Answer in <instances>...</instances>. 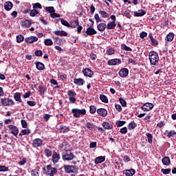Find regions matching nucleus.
<instances>
[{
  "label": "nucleus",
  "mask_w": 176,
  "mask_h": 176,
  "mask_svg": "<svg viewBox=\"0 0 176 176\" xmlns=\"http://www.w3.org/2000/svg\"><path fill=\"white\" fill-rule=\"evenodd\" d=\"M46 175L54 176L57 174V168L53 167L51 164L47 165L46 168L43 169Z\"/></svg>",
  "instance_id": "obj_1"
},
{
  "label": "nucleus",
  "mask_w": 176,
  "mask_h": 176,
  "mask_svg": "<svg viewBox=\"0 0 176 176\" xmlns=\"http://www.w3.org/2000/svg\"><path fill=\"white\" fill-rule=\"evenodd\" d=\"M149 60L152 65H156L159 63V55L155 51L149 53Z\"/></svg>",
  "instance_id": "obj_2"
},
{
  "label": "nucleus",
  "mask_w": 176,
  "mask_h": 176,
  "mask_svg": "<svg viewBox=\"0 0 176 176\" xmlns=\"http://www.w3.org/2000/svg\"><path fill=\"white\" fill-rule=\"evenodd\" d=\"M62 157L63 160L69 162V160H74V157H75V155H74V153H72V152H71V149H69V150L63 151Z\"/></svg>",
  "instance_id": "obj_3"
},
{
  "label": "nucleus",
  "mask_w": 176,
  "mask_h": 176,
  "mask_svg": "<svg viewBox=\"0 0 176 176\" xmlns=\"http://www.w3.org/2000/svg\"><path fill=\"white\" fill-rule=\"evenodd\" d=\"M72 113L73 114L74 118H80L81 116H83V115H86V109L74 108L72 109Z\"/></svg>",
  "instance_id": "obj_4"
},
{
  "label": "nucleus",
  "mask_w": 176,
  "mask_h": 176,
  "mask_svg": "<svg viewBox=\"0 0 176 176\" xmlns=\"http://www.w3.org/2000/svg\"><path fill=\"white\" fill-rule=\"evenodd\" d=\"M63 168L67 174L75 173L78 171V166L72 165H64Z\"/></svg>",
  "instance_id": "obj_5"
},
{
  "label": "nucleus",
  "mask_w": 176,
  "mask_h": 176,
  "mask_svg": "<svg viewBox=\"0 0 176 176\" xmlns=\"http://www.w3.org/2000/svg\"><path fill=\"white\" fill-rule=\"evenodd\" d=\"M1 103L4 107H13V105H14V104H15L14 101H13V100L10 99V98H1Z\"/></svg>",
  "instance_id": "obj_6"
},
{
  "label": "nucleus",
  "mask_w": 176,
  "mask_h": 176,
  "mask_svg": "<svg viewBox=\"0 0 176 176\" xmlns=\"http://www.w3.org/2000/svg\"><path fill=\"white\" fill-rule=\"evenodd\" d=\"M141 109L144 112H149V111H152L153 109V104L146 102L144 104V106L141 107Z\"/></svg>",
  "instance_id": "obj_7"
},
{
  "label": "nucleus",
  "mask_w": 176,
  "mask_h": 176,
  "mask_svg": "<svg viewBox=\"0 0 176 176\" xmlns=\"http://www.w3.org/2000/svg\"><path fill=\"white\" fill-rule=\"evenodd\" d=\"M43 144V140L40 138H36L32 142V145L34 148H39V146H42Z\"/></svg>",
  "instance_id": "obj_8"
},
{
  "label": "nucleus",
  "mask_w": 176,
  "mask_h": 176,
  "mask_svg": "<svg viewBox=\"0 0 176 176\" xmlns=\"http://www.w3.org/2000/svg\"><path fill=\"white\" fill-rule=\"evenodd\" d=\"M119 76L121 78H126L129 75V69L127 68H122L118 72Z\"/></svg>",
  "instance_id": "obj_9"
},
{
  "label": "nucleus",
  "mask_w": 176,
  "mask_h": 176,
  "mask_svg": "<svg viewBox=\"0 0 176 176\" xmlns=\"http://www.w3.org/2000/svg\"><path fill=\"white\" fill-rule=\"evenodd\" d=\"M107 64L108 65H119V64H122V60L119 58H114L109 60Z\"/></svg>",
  "instance_id": "obj_10"
},
{
  "label": "nucleus",
  "mask_w": 176,
  "mask_h": 176,
  "mask_svg": "<svg viewBox=\"0 0 176 176\" xmlns=\"http://www.w3.org/2000/svg\"><path fill=\"white\" fill-rule=\"evenodd\" d=\"M58 148L59 149H63V151H69V149H71L69 144L67 142H63L62 143L59 144Z\"/></svg>",
  "instance_id": "obj_11"
},
{
  "label": "nucleus",
  "mask_w": 176,
  "mask_h": 176,
  "mask_svg": "<svg viewBox=\"0 0 176 176\" xmlns=\"http://www.w3.org/2000/svg\"><path fill=\"white\" fill-rule=\"evenodd\" d=\"M8 128L10 129L11 133H12L13 135H15V137L18 135L19 129L17 128V126L14 125H8Z\"/></svg>",
  "instance_id": "obj_12"
},
{
  "label": "nucleus",
  "mask_w": 176,
  "mask_h": 176,
  "mask_svg": "<svg viewBox=\"0 0 176 176\" xmlns=\"http://www.w3.org/2000/svg\"><path fill=\"white\" fill-rule=\"evenodd\" d=\"M82 73L84 74L85 76H88L89 78H91L93 75H94V72H93V71L89 68L82 69Z\"/></svg>",
  "instance_id": "obj_13"
},
{
  "label": "nucleus",
  "mask_w": 176,
  "mask_h": 176,
  "mask_svg": "<svg viewBox=\"0 0 176 176\" xmlns=\"http://www.w3.org/2000/svg\"><path fill=\"white\" fill-rule=\"evenodd\" d=\"M37 41H38V37L34 36L25 38V41L27 43H34V42H37Z\"/></svg>",
  "instance_id": "obj_14"
},
{
  "label": "nucleus",
  "mask_w": 176,
  "mask_h": 176,
  "mask_svg": "<svg viewBox=\"0 0 176 176\" xmlns=\"http://www.w3.org/2000/svg\"><path fill=\"white\" fill-rule=\"evenodd\" d=\"M58 160H60V154H58L56 151H54L52 154L53 163L56 164V163H58Z\"/></svg>",
  "instance_id": "obj_15"
},
{
  "label": "nucleus",
  "mask_w": 176,
  "mask_h": 176,
  "mask_svg": "<svg viewBox=\"0 0 176 176\" xmlns=\"http://www.w3.org/2000/svg\"><path fill=\"white\" fill-rule=\"evenodd\" d=\"M97 113H98L100 116H102V118H105V116L108 115V111L105 109H98L97 110Z\"/></svg>",
  "instance_id": "obj_16"
},
{
  "label": "nucleus",
  "mask_w": 176,
  "mask_h": 176,
  "mask_svg": "<svg viewBox=\"0 0 176 176\" xmlns=\"http://www.w3.org/2000/svg\"><path fill=\"white\" fill-rule=\"evenodd\" d=\"M74 83H75L76 86H83V85H85V80H83V78H74Z\"/></svg>",
  "instance_id": "obj_17"
},
{
  "label": "nucleus",
  "mask_w": 176,
  "mask_h": 176,
  "mask_svg": "<svg viewBox=\"0 0 176 176\" xmlns=\"http://www.w3.org/2000/svg\"><path fill=\"white\" fill-rule=\"evenodd\" d=\"M85 34H87V35H96V34H97V31H96L94 28L89 27L87 28Z\"/></svg>",
  "instance_id": "obj_18"
},
{
  "label": "nucleus",
  "mask_w": 176,
  "mask_h": 176,
  "mask_svg": "<svg viewBox=\"0 0 176 176\" xmlns=\"http://www.w3.org/2000/svg\"><path fill=\"white\" fill-rule=\"evenodd\" d=\"M12 8H13V3L12 2L7 1L4 3V9L7 10V12L12 10Z\"/></svg>",
  "instance_id": "obj_19"
},
{
  "label": "nucleus",
  "mask_w": 176,
  "mask_h": 176,
  "mask_svg": "<svg viewBox=\"0 0 176 176\" xmlns=\"http://www.w3.org/2000/svg\"><path fill=\"white\" fill-rule=\"evenodd\" d=\"M146 14V12L144 10H140L138 12H134L135 17H142V16H145Z\"/></svg>",
  "instance_id": "obj_20"
},
{
  "label": "nucleus",
  "mask_w": 176,
  "mask_h": 176,
  "mask_svg": "<svg viewBox=\"0 0 176 176\" xmlns=\"http://www.w3.org/2000/svg\"><path fill=\"white\" fill-rule=\"evenodd\" d=\"M97 28L98 31L102 32L105 31V28H107V24L105 23H100L97 25Z\"/></svg>",
  "instance_id": "obj_21"
},
{
  "label": "nucleus",
  "mask_w": 176,
  "mask_h": 176,
  "mask_svg": "<svg viewBox=\"0 0 176 176\" xmlns=\"http://www.w3.org/2000/svg\"><path fill=\"white\" fill-rule=\"evenodd\" d=\"M105 162V157L104 156H99L95 159V164H100Z\"/></svg>",
  "instance_id": "obj_22"
},
{
  "label": "nucleus",
  "mask_w": 176,
  "mask_h": 176,
  "mask_svg": "<svg viewBox=\"0 0 176 176\" xmlns=\"http://www.w3.org/2000/svg\"><path fill=\"white\" fill-rule=\"evenodd\" d=\"M124 174L126 176H133L135 174V170L134 169H126L124 170Z\"/></svg>",
  "instance_id": "obj_23"
},
{
  "label": "nucleus",
  "mask_w": 176,
  "mask_h": 176,
  "mask_svg": "<svg viewBox=\"0 0 176 176\" xmlns=\"http://www.w3.org/2000/svg\"><path fill=\"white\" fill-rule=\"evenodd\" d=\"M14 99L15 101H18V102H23L21 100V94L16 92L14 94Z\"/></svg>",
  "instance_id": "obj_24"
},
{
  "label": "nucleus",
  "mask_w": 176,
  "mask_h": 176,
  "mask_svg": "<svg viewBox=\"0 0 176 176\" xmlns=\"http://www.w3.org/2000/svg\"><path fill=\"white\" fill-rule=\"evenodd\" d=\"M79 25V21L78 20H72L69 23V27L72 28H76Z\"/></svg>",
  "instance_id": "obj_25"
},
{
  "label": "nucleus",
  "mask_w": 176,
  "mask_h": 176,
  "mask_svg": "<svg viewBox=\"0 0 176 176\" xmlns=\"http://www.w3.org/2000/svg\"><path fill=\"white\" fill-rule=\"evenodd\" d=\"M55 35H58L59 36H67L68 34L63 30H56L54 32Z\"/></svg>",
  "instance_id": "obj_26"
},
{
  "label": "nucleus",
  "mask_w": 176,
  "mask_h": 176,
  "mask_svg": "<svg viewBox=\"0 0 176 176\" xmlns=\"http://www.w3.org/2000/svg\"><path fill=\"white\" fill-rule=\"evenodd\" d=\"M106 27L107 30H115V27H116V23H115V21H113L112 22H110L106 25Z\"/></svg>",
  "instance_id": "obj_27"
},
{
  "label": "nucleus",
  "mask_w": 176,
  "mask_h": 176,
  "mask_svg": "<svg viewBox=\"0 0 176 176\" xmlns=\"http://www.w3.org/2000/svg\"><path fill=\"white\" fill-rule=\"evenodd\" d=\"M36 67L38 71H42L45 69V65L41 62L36 63Z\"/></svg>",
  "instance_id": "obj_28"
},
{
  "label": "nucleus",
  "mask_w": 176,
  "mask_h": 176,
  "mask_svg": "<svg viewBox=\"0 0 176 176\" xmlns=\"http://www.w3.org/2000/svg\"><path fill=\"white\" fill-rule=\"evenodd\" d=\"M102 127L105 129V130H111L112 129V124H109V122H104L102 123Z\"/></svg>",
  "instance_id": "obj_29"
},
{
  "label": "nucleus",
  "mask_w": 176,
  "mask_h": 176,
  "mask_svg": "<svg viewBox=\"0 0 176 176\" xmlns=\"http://www.w3.org/2000/svg\"><path fill=\"white\" fill-rule=\"evenodd\" d=\"M99 13H100L101 17H102V19H107V18L109 17V14H108L107 12H105L104 10H99Z\"/></svg>",
  "instance_id": "obj_30"
},
{
  "label": "nucleus",
  "mask_w": 176,
  "mask_h": 176,
  "mask_svg": "<svg viewBox=\"0 0 176 176\" xmlns=\"http://www.w3.org/2000/svg\"><path fill=\"white\" fill-rule=\"evenodd\" d=\"M162 163L164 166H168L170 164V157H165L162 159Z\"/></svg>",
  "instance_id": "obj_31"
},
{
  "label": "nucleus",
  "mask_w": 176,
  "mask_h": 176,
  "mask_svg": "<svg viewBox=\"0 0 176 176\" xmlns=\"http://www.w3.org/2000/svg\"><path fill=\"white\" fill-rule=\"evenodd\" d=\"M173 39H174V33H169L166 36V41H167V42H171V41H173Z\"/></svg>",
  "instance_id": "obj_32"
},
{
  "label": "nucleus",
  "mask_w": 176,
  "mask_h": 176,
  "mask_svg": "<svg viewBox=\"0 0 176 176\" xmlns=\"http://www.w3.org/2000/svg\"><path fill=\"white\" fill-rule=\"evenodd\" d=\"M31 25V21L29 20H25L22 21V27H25V28H28Z\"/></svg>",
  "instance_id": "obj_33"
},
{
  "label": "nucleus",
  "mask_w": 176,
  "mask_h": 176,
  "mask_svg": "<svg viewBox=\"0 0 176 176\" xmlns=\"http://www.w3.org/2000/svg\"><path fill=\"white\" fill-rule=\"evenodd\" d=\"M30 133H31V131H30V129H23L21 133H19V135H28V134H30Z\"/></svg>",
  "instance_id": "obj_34"
},
{
  "label": "nucleus",
  "mask_w": 176,
  "mask_h": 176,
  "mask_svg": "<svg viewBox=\"0 0 176 176\" xmlns=\"http://www.w3.org/2000/svg\"><path fill=\"white\" fill-rule=\"evenodd\" d=\"M38 91L40 94H45V91H46V87H44L43 85H39Z\"/></svg>",
  "instance_id": "obj_35"
},
{
  "label": "nucleus",
  "mask_w": 176,
  "mask_h": 176,
  "mask_svg": "<svg viewBox=\"0 0 176 176\" xmlns=\"http://www.w3.org/2000/svg\"><path fill=\"white\" fill-rule=\"evenodd\" d=\"M32 176H39V169L35 168L31 170Z\"/></svg>",
  "instance_id": "obj_36"
},
{
  "label": "nucleus",
  "mask_w": 176,
  "mask_h": 176,
  "mask_svg": "<svg viewBox=\"0 0 176 176\" xmlns=\"http://www.w3.org/2000/svg\"><path fill=\"white\" fill-rule=\"evenodd\" d=\"M44 43L45 46H52L53 45V41L50 38H47L45 40Z\"/></svg>",
  "instance_id": "obj_37"
},
{
  "label": "nucleus",
  "mask_w": 176,
  "mask_h": 176,
  "mask_svg": "<svg viewBox=\"0 0 176 176\" xmlns=\"http://www.w3.org/2000/svg\"><path fill=\"white\" fill-rule=\"evenodd\" d=\"M86 127L87 129L90 130V131H93V130H94V124H93L92 123L87 122L86 124Z\"/></svg>",
  "instance_id": "obj_38"
},
{
  "label": "nucleus",
  "mask_w": 176,
  "mask_h": 176,
  "mask_svg": "<svg viewBox=\"0 0 176 176\" xmlns=\"http://www.w3.org/2000/svg\"><path fill=\"white\" fill-rule=\"evenodd\" d=\"M121 49L122 50H125L126 52H131V48L130 47H128L127 45H124V44H122V46H121Z\"/></svg>",
  "instance_id": "obj_39"
},
{
  "label": "nucleus",
  "mask_w": 176,
  "mask_h": 176,
  "mask_svg": "<svg viewBox=\"0 0 176 176\" xmlns=\"http://www.w3.org/2000/svg\"><path fill=\"white\" fill-rule=\"evenodd\" d=\"M44 153L45 156H47V157H50V156H52V151L49 148H45L44 150Z\"/></svg>",
  "instance_id": "obj_40"
},
{
  "label": "nucleus",
  "mask_w": 176,
  "mask_h": 176,
  "mask_svg": "<svg viewBox=\"0 0 176 176\" xmlns=\"http://www.w3.org/2000/svg\"><path fill=\"white\" fill-rule=\"evenodd\" d=\"M39 14V12H38V10L34 9V10H32L30 11V16L31 17H35V15H36V14Z\"/></svg>",
  "instance_id": "obj_41"
},
{
  "label": "nucleus",
  "mask_w": 176,
  "mask_h": 176,
  "mask_svg": "<svg viewBox=\"0 0 176 176\" xmlns=\"http://www.w3.org/2000/svg\"><path fill=\"white\" fill-rule=\"evenodd\" d=\"M67 96H68L69 98H71L72 97H76V93H75L73 91H68Z\"/></svg>",
  "instance_id": "obj_42"
},
{
  "label": "nucleus",
  "mask_w": 176,
  "mask_h": 176,
  "mask_svg": "<svg viewBox=\"0 0 176 176\" xmlns=\"http://www.w3.org/2000/svg\"><path fill=\"white\" fill-rule=\"evenodd\" d=\"M23 41H24V36H23V35H18L16 36V42L18 43H21V42H23Z\"/></svg>",
  "instance_id": "obj_43"
},
{
  "label": "nucleus",
  "mask_w": 176,
  "mask_h": 176,
  "mask_svg": "<svg viewBox=\"0 0 176 176\" xmlns=\"http://www.w3.org/2000/svg\"><path fill=\"white\" fill-rule=\"evenodd\" d=\"M69 130V126H64L62 128H60V133H68Z\"/></svg>",
  "instance_id": "obj_44"
},
{
  "label": "nucleus",
  "mask_w": 176,
  "mask_h": 176,
  "mask_svg": "<svg viewBox=\"0 0 176 176\" xmlns=\"http://www.w3.org/2000/svg\"><path fill=\"white\" fill-rule=\"evenodd\" d=\"M89 109L90 113H96L97 111V108L94 105L90 106Z\"/></svg>",
  "instance_id": "obj_45"
},
{
  "label": "nucleus",
  "mask_w": 176,
  "mask_h": 176,
  "mask_svg": "<svg viewBox=\"0 0 176 176\" xmlns=\"http://www.w3.org/2000/svg\"><path fill=\"white\" fill-rule=\"evenodd\" d=\"M46 10H47V12H49V13H51V14L56 12V10H54V7H52V6L47 7Z\"/></svg>",
  "instance_id": "obj_46"
},
{
  "label": "nucleus",
  "mask_w": 176,
  "mask_h": 176,
  "mask_svg": "<svg viewBox=\"0 0 176 176\" xmlns=\"http://www.w3.org/2000/svg\"><path fill=\"white\" fill-rule=\"evenodd\" d=\"M100 98L101 101H102V102H105V103L108 102V98H107L105 95H100Z\"/></svg>",
  "instance_id": "obj_47"
},
{
  "label": "nucleus",
  "mask_w": 176,
  "mask_h": 176,
  "mask_svg": "<svg viewBox=\"0 0 176 176\" xmlns=\"http://www.w3.org/2000/svg\"><path fill=\"white\" fill-rule=\"evenodd\" d=\"M175 135H176V132H175L174 131H170L167 134L168 138H171V137H174Z\"/></svg>",
  "instance_id": "obj_48"
},
{
  "label": "nucleus",
  "mask_w": 176,
  "mask_h": 176,
  "mask_svg": "<svg viewBox=\"0 0 176 176\" xmlns=\"http://www.w3.org/2000/svg\"><path fill=\"white\" fill-rule=\"evenodd\" d=\"M146 136H147V138H148V144H152V141L153 140V137H152V134L147 133Z\"/></svg>",
  "instance_id": "obj_49"
},
{
  "label": "nucleus",
  "mask_w": 176,
  "mask_h": 176,
  "mask_svg": "<svg viewBox=\"0 0 176 176\" xmlns=\"http://www.w3.org/2000/svg\"><path fill=\"white\" fill-rule=\"evenodd\" d=\"M33 9H42V5L39 3L33 4Z\"/></svg>",
  "instance_id": "obj_50"
},
{
  "label": "nucleus",
  "mask_w": 176,
  "mask_h": 176,
  "mask_svg": "<svg viewBox=\"0 0 176 176\" xmlns=\"http://www.w3.org/2000/svg\"><path fill=\"white\" fill-rule=\"evenodd\" d=\"M119 101H120L122 107H126L127 106V102H126L123 98H120Z\"/></svg>",
  "instance_id": "obj_51"
},
{
  "label": "nucleus",
  "mask_w": 176,
  "mask_h": 176,
  "mask_svg": "<svg viewBox=\"0 0 176 176\" xmlns=\"http://www.w3.org/2000/svg\"><path fill=\"white\" fill-rule=\"evenodd\" d=\"M60 22L63 25H65V27H69V23H68V21L64 19H60Z\"/></svg>",
  "instance_id": "obj_52"
},
{
  "label": "nucleus",
  "mask_w": 176,
  "mask_h": 176,
  "mask_svg": "<svg viewBox=\"0 0 176 176\" xmlns=\"http://www.w3.org/2000/svg\"><path fill=\"white\" fill-rule=\"evenodd\" d=\"M135 124L134 122H131L129 124V130H134V129H135Z\"/></svg>",
  "instance_id": "obj_53"
},
{
  "label": "nucleus",
  "mask_w": 176,
  "mask_h": 176,
  "mask_svg": "<svg viewBox=\"0 0 176 176\" xmlns=\"http://www.w3.org/2000/svg\"><path fill=\"white\" fill-rule=\"evenodd\" d=\"M116 124L118 127H122V126H124V124H126V121H118Z\"/></svg>",
  "instance_id": "obj_54"
},
{
  "label": "nucleus",
  "mask_w": 176,
  "mask_h": 176,
  "mask_svg": "<svg viewBox=\"0 0 176 176\" xmlns=\"http://www.w3.org/2000/svg\"><path fill=\"white\" fill-rule=\"evenodd\" d=\"M107 53L109 54V56H112L115 53V50L113 48H109L107 50Z\"/></svg>",
  "instance_id": "obj_55"
},
{
  "label": "nucleus",
  "mask_w": 176,
  "mask_h": 176,
  "mask_svg": "<svg viewBox=\"0 0 176 176\" xmlns=\"http://www.w3.org/2000/svg\"><path fill=\"white\" fill-rule=\"evenodd\" d=\"M94 18L95 20L96 21V23H98L99 21H102V19L100 18V15H98V14H95Z\"/></svg>",
  "instance_id": "obj_56"
},
{
  "label": "nucleus",
  "mask_w": 176,
  "mask_h": 176,
  "mask_svg": "<svg viewBox=\"0 0 176 176\" xmlns=\"http://www.w3.org/2000/svg\"><path fill=\"white\" fill-rule=\"evenodd\" d=\"M50 16L52 19H56L60 17V14H56V12H52V14H50Z\"/></svg>",
  "instance_id": "obj_57"
},
{
  "label": "nucleus",
  "mask_w": 176,
  "mask_h": 176,
  "mask_svg": "<svg viewBox=\"0 0 176 176\" xmlns=\"http://www.w3.org/2000/svg\"><path fill=\"white\" fill-rule=\"evenodd\" d=\"M21 123L23 129H27V121L25 120H21Z\"/></svg>",
  "instance_id": "obj_58"
},
{
  "label": "nucleus",
  "mask_w": 176,
  "mask_h": 176,
  "mask_svg": "<svg viewBox=\"0 0 176 176\" xmlns=\"http://www.w3.org/2000/svg\"><path fill=\"white\" fill-rule=\"evenodd\" d=\"M148 36V33H146V32H142L140 34V37L142 38V39H144V38H145V36Z\"/></svg>",
  "instance_id": "obj_59"
},
{
  "label": "nucleus",
  "mask_w": 176,
  "mask_h": 176,
  "mask_svg": "<svg viewBox=\"0 0 176 176\" xmlns=\"http://www.w3.org/2000/svg\"><path fill=\"white\" fill-rule=\"evenodd\" d=\"M0 171H9V168L5 166L0 165Z\"/></svg>",
  "instance_id": "obj_60"
},
{
  "label": "nucleus",
  "mask_w": 176,
  "mask_h": 176,
  "mask_svg": "<svg viewBox=\"0 0 176 176\" xmlns=\"http://www.w3.org/2000/svg\"><path fill=\"white\" fill-rule=\"evenodd\" d=\"M28 105H30V107H35V105H36V102H35L34 101H30L28 100L27 102Z\"/></svg>",
  "instance_id": "obj_61"
},
{
  "label": "nucleus",
  "mask_w": 176,
  "mask_h": 176,
  "mask_svg": "<svg viewBox=\"0 0 176 176\" xmlns=\"http://www.w3.org/2000/svg\"><path fill=\"white\" fill-rule=\"evenodd\" d=\"M121 134H126L127 133V127H123L120 129Z\"/></svg>",
  "instance_id": "obj_62"
},
{
  "label": "nucleus",
  "mask_w": 176,
  "mask_h": 176,
  "mask_svg": "<svg viewBox=\"0 0 176 176\" xmlns=\"http://www.w3.org/2000/svg\"><path fill=\"white\" fill-rule=\"evenodd\" d=\"M124 16L127 17V19H130L131 17V14H130V12L129 11H124Z\"/></svg>",
  "instance_id": "obj_63"
},
{
  "label": "nucleus",
  "mask_w": 176,
  "mask_h": 176,
  "mask_svg": "<svg viewBox=\"0 0 176 176\" xmlns=\"http://www.w3.org/2000/svg\"><path fill=\"white\" fill-rule=\"evenodd\" d=\"M170 171L171 169H162V173H163V174H170Z\"/></svg>",
  "instance_id": "obj_64"
}]
</instances>
